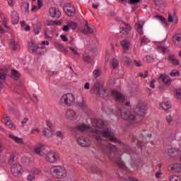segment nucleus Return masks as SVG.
<instances>
[{
  "instance_id": "obj_29",
  "label": "nucleus",
  "mask_w": 181,
  "mask_h": 181,
  "mask_svg": "<svg viewBox=\"0 0 181 181\" xmlns=\"http://www.w3.org/2000/svg\"><path fill=\"white\" fill-rule=\"evenodd\" d=\"M121 45L122 46L124 50H128L129 49V46H131V42L127 40H124L121 41Z\"/></svg>"
},
{
  "instance_id": "obj_14",
  "label": "nucleus",
  "mask_w": 181,
  "mask_h": 181,
  "mask_svg": "<svg viewBox=\"0 0 181 181\" xmlns=\"http://www.w3.org/2000/svg\"><path fill=\"white\" fill-rule=\"evenodd\" d=\"M158 81H162L165 86H170V84H172V78H170V76L165 74L160 75L158 78Z\"/></svg>"
},
{
  "instance_id": "obj_8",
  "label": "nucleus",
  "mask_w": 181,
  "mask_h": 181,
  "mask_svg": "<svg viewBox=\"0 0 181 181\" xmlns=\"http://www.w3.org/2000/svg\"><path fill=\"white\" fill-rule=\"evenodd\" d=\"M111 95L115 98L116 103H119V104H124L125 103V96L121 92L112 90Z\"/></svg>"
},
{
  "instance_id": "obj_20",
  "label": "nucleus",
  "mask_w": 181,
  "mask_h": 181,
  "mask_svg": "<svg viewBox=\"0 0 181 181\" xmlns=\"http://www.w3.org/2000/svg\"><path fill=\"white\" fill-rule=\"evenodd\" d=\"M168 62L173 66H179L180 64L179 59H177L176 56L173 54H170L168 56Z\"/></svg>"
},
{
  "instance_id": "obj_46",
  "label": "nucleus",
  "mask_w": 181,
  "mask_h": 181,
  "mask_svg": "<svg viewBox=\"0 0 181 181\" xmlns=\"http://www.w3.org/2000/svg\"><path fill=\"white\" fill-rule=\"evenodd\" d=\"M44 135L47 138H50V130L49 129H44Z\"/></svg>"
},
{
  "instance_id": "obj_53",
  "label": "nucleus",
  "mask_w": 181,
  "mask_h": 181,
  "mask_svg": "<svg viewBox=\"0 0 181 181\" xmlns=\"http://www.w3.org/2000/svg\"><path fill=\"white\" fill-rule=\"evenodd\" d=\"M36 132H37V134H39L40 132V130H39V128L33 129L31 130V134L32 135L36 134Z\"/></svg>"
},
{
  "instance_id": "obj_64",
  "label": "nucleus",
  "mask_w": 181,
  "mask_h": 181,
  "mask_svg": "<svg viewBox=\"0 0 181 181\" xmlns=\"http://www.w3.org/2000/svg\"><path fill=\"white\" fill-rule=\"evenodd\" d=\"M160 176H162V172L159 171L156 173V177L157 179H160Z\"/></svg>"
},
{
  "instance_id": "obj_60",
  "label": "nucleus",
  "mask_w": 181,
  "mask_h": 181,
  "mask_svg": "<svg viewBox=\"0 0 181 181\" xmlns=\"http://www.w3.org/2000/svg\"><path fill=\"white\" fill-rule=\"evenodd\" d=\"M134 64L137 67H141V66H142V64H141V61L139 60H134Z\"/></svg>"
},
{
  "instance_id": "obj_16",
  "label": "nucleus",
  "mask_w": 181,
  "mask_h": 181,
  "mask_svg": "<svg viewBox=\"0 0 181 181\" xmlns=\"http://www.w3.org/2000/svg\"><path fill=\"white\" fill-rule=\"evenodd\" d=\"M34 152L39 156H43L45 155V145L43 144H38L34 148Z\"/></svg>"
},
{
  "instance_id": "obj_51",
  "label": "nucleus",
  "mask_w": 181,
  "mask_h": 181,
  "mask_svg": "<svg viewBox=\"0 0 181 181\" xmlns=\"http://www.w3.org/2000/svg\"><path fill=\"white\" fill-rule=\"evenodd\" d=\"M156 19H158V21H160V22H165V17L160 16V15H157L156 16Z\"/></svg>"
},
{
  "instance_id": "obj_4",
  "label": "nucleus",
  "mask_w": 181,
  "mask_h": 181,
  "mask_svg": "<svg viewBox=\"0 0 181 181\" xmlns=\"http://www.w3.org/2000/svg\"><path fill=\"white\" fill-rule=\"evenodd\" d=\"M119 112L120 114L121 118L122 119H126V121H135L136 117L129 110L122 107L119 108Z\"/></svg>"
},
{
  "instance_id": "obj_42",
  "label": "nucleus",
  "mask_w": 181,
  "mask_h": 181,
  "mask_svg": "<svg viewBox=\"0 0 181 181\" xmlns=\"http://www.w3.org/2000/svg\"><path fill=\"white\" fill-rule=\"evenodd\" d=\"M31 173H33L34 175H40L42 173V171H40V169L34 168L30 170Z\"/></svg>"
},
{
  "instance_id": "obj_18",
  "label": "nucleus",
  "mask_w": 181,
  "mask_h": 181,
  "mask_svg": "<svg viewBox=\"0 0 181 181\" xmlns=\"http://www.w3.org/2000/svg\"><path fill=\"white\" fill-rule=\"evenodd\" d=\"M76 129L78 131H81L82 132H84L86 131H91L93 132V129H91V126L86 124H82L80 125L76 126Z\"/></svg>"
},
{
  "instance_id": "obj_1",
  "label": "nucleus",
  "mask_w": 181,
  "mask_h": 181,
  "mask_svg": "<svg viewBox=\"0 0 181 181\" xmlns=\"http://www.w3.org/2000/svg\"><path fill=\"white\" fill-rule=\"evenodd\" d=\"M92 125L95 127V128H99L100 129H92L93 136L95 138L96 141L99 143L100 146V149L104 152V153L107 154L110 159H115V163H117V166L120 169L127 170V167L125 164L121 160V158L117 156V146H114V144H111L109 143H105L103 138H106L110 140V142H113V144H122L121 140L117 139L115 137V134L110 127H106L105 123L101 119H94L92 120ZM103 136V137H101Z\"/></svg>"
},
{
  "instance_id": "obj_39",
  "label": "nucleus",
  "mask_w": 181,
  "mask_h": 181,
  "mask_svg": "<svg viewBox=\"0 0 181 181\" xmlns=\"http://www.w3.org/2000/svg\"><path fill=\"white\" fill-rule=\"evenodd\" d=\"M21 9H23V11H24L25 12H28V11H29V3L24 2L21 6Z\"/></svg>"
},
{
  "instance_id": "obj_22",
  "label": "nucleus",
  "mask_w": 181,
  "mask_h": 181,
  "mask_svg": "<svg viewBox=\"0 0 181 181\" xmlns=\"http://www.w3.org/2000/svg\"><path fill=\"white\" fill-rule=\"evenodd\" d=\"M122 23L123 25H124V26H126L127 28H122L120 29H122L121 32L123 35H125L127 36V35H129L130 32H131V25H129L128 23H124L123 21H122Z\"/></svg>"
},
{
  "instance_id": "obj_25",
  "label": "nucleus",
  "mask_w": 181,
  "mask_h": 181,
  "mask_svg": "<svg viewBox=\"0 0 181 181\" xmlns=\"http://www.w3.org/2000/svg\"><path fill=\"white\" fill-rule=\"evenodd\" d=\"M93 29L88 26V22L86 21L82 33H83V35H87V33H93Z\"/></svg>"
},
{
  "instance_id": "obj_26",
  "label": "nucleus",
  "mask_w": 181,
  "mask_h": 181,
  "mask_svg": "<svg viewBox=\"0 0 181 181\" xmlns=\"http://www.w3.org/2000/svg\"><path fill=\"white\" fill-rule=\"evenodd\" d=\"M4 124L5 125H8V128H10V129H16V127H15V125L12 124V122H11V119H9V117H6L4 118Z\"/></svg>"
},
{
  "instance_id": "obj_38",
  "label": "nucleus",
  "mask_w": 181,
  "mask_h": 181,
  "mask_svg": "<svg viewBox=\"0 0 181 181\" xmlns=\"http://www.w3.org/2000/svg\"><path fill=\"white\" fill-rule=\"evenodd\" d=\"M144 61L146 63H153V62H155V59H153V57L152 56L147 55L145 57Z\"/></svg>"
},
{
  "instance_id": "obj_21",
  "label": "nucleus",
  "mask_w": 181,
  "mask_h": 181,
  "mask_svg": "<svg viewBox=\"0 0 181 181\" xmlns=\"http://www.w3.org/2000/svg\"><path fill=\"white\" fill-rule=\"evenodd\" d=\"M11 22L13 25H17V23H19V14L18 13L17 11H12Z\"/></svg>"
},
{
  "instance_id": "obj_34",
  "label": "nucleus",
  "mask_w": 181,
  "mask_h": 181,
  "mask_svg": "<svg viewBox=\"0 0 181 181\" xmlns=\"http://www.w3.org/2000/svg\"><path fill=\"white\" fill-rule=\"evenodd\" d=\"M78 108L79 110H81L82 111H86V109L87 108V105H86V103L81 102L77 104Z\"/></svg>"
},
{
  "instance_id": "obj_41",
  "label": "nucleus",
  "mask_w": 181,
  "mask_h": 181,
  "mask_svg": "<svg viewBox=\"0 0 181 181\" xmlns=\"http://www.w3.org/2000/svg\"><path fill=\"white\" fill-rule=\"evenodd\" d=\"M170 181H181V176L171 175L170 177Z\"/></svg>"
},
{
  "instance_id": "obj_37",
  "label": "nucleus",
  "mask_w": 181,
  "mask_h": 181,
  "mask_svg": "<svg viewBox=\"0 0 181 181\" xmlns=\"http://www.w3.org/2000/svg\"><path fill=\"white\" fill-rule=\"evenodd\" d=\"M55 47L60 51V52H66V48L64 46L59 42H55Z\"/></svg>"
},
{
  "instance_id": "obj_28",
  "label": "nucleus",
  "mask_w": 181,
  "mask_h": 181,
  "mask_svg": "<svg viewBox=\"0 0 181 181\" xmlns=\"http://www.w3.org/2000/svg\"><path fill=\"white\" fill-rule=\"evenodd\" d=\"M160 105L164 111H168V110L172 108V104H170V102L161 103Z\"/></svg>"
},
{
  "instance_id": "obj_5",
  "label": "nucleus",
  "mask_w": 181,
  "mask_h": 181,
  "mask_svg": "<svg viewBox=\"0 0 181 181\" xmlns=\"http://www.w3.org/2000/svg\"><path fill=\"white\" fill-rule=\"evenodd\" d=\"M51 172H52L58 179H63V177H66V176H67V171L63 166H54L51 168Z\"/></svg>"
},
{
  "instance_id": "obj_61",
  "label": "nucleus",
  "mask_w": 181,
  "mask_h": 181,
  "mask_svg": "<svg viewBox=\"0 0 181 181\" xmlns=\"http://www.w3.org/2000/svg\"><path fill=\"white\" fill-rule=\"evenodd\" d=\"M155 79L151 80L150 83V87L151 88H155Z\"/></svg>"
},
{
  "instance_id": "obj_3",
  "label": "nucleus",
  "mask_w": 181,
  "mask_h": 181,
  "mask_svg": "<svg viewBox=\"0 0 181 181\" xmlns=\"http://www.w3.org/2000/svg\"><path fill=\"white\" fill-rule=\"evenodd\" d=\"M76 103V97L72 93H66L59 99V104L62 107H72Z\"/></svg>"
},
{
  "instance_id": "obj_49",
  "label": "nucleus",
  "mask_w": 181,
  "mask_h": 181,
  "mask_svg": "<svg viewBox=\"0 0 181 181\" xmlns=\"http://www.w3.org/2000/svg\"><path fill=\"white\" fill-rule=\"evenodd\" d=\"M6 78V74L4 71H0V80H5Z\"/></svg>"
},
{
  "instance_id": "obj_47",
  "label": "nucleus",
  "mask_w": 181,
  "mask_h": 181,
  "mask_svg": "<svg viewBox=\"0 0 181 181\" xmlns=\"http://www.w3.org/2000/svg\"><path fill=\"white\" fill-rule=\"evenodd\" d=\"M83 60L84 62H86V63H91L92 59H91V57L87 55V56H83Z\"/></svg>"
},
{
  "instance_id": "obj_32",
  "label": "nucleus",
  "mask_w": 181,
  "mask_h": 181,
  "mask_svg": "<svg viewBox=\"0 0 181 181\" xmlns=\"http://www.w3.org/2000/svg\"><path fill=\"white\" fill-rule=\"evenodd\" d=\"M10 46L13 50H18V49H19V44L13 40L10 41Z\"/></svg>"
},
{
  "instance_id": "obj_35",
  "label": "nucleus",
  "mask_w": 181,
  "mask_h": 181,
  "mask_svg": "<svg viewBox=\"0 0 181 181\" xmlns=\"http://www.w3.org/2000/svg\"><path fill=\"white\" fill-rule=\"evenodd\" d=\"M170 76L171 77H179V76H180V72L178 70L176 69H173V71H171V72L170 73Z\"/></svg>"
},
{
  "instance_id": "obj_31",
  "label": "nucleus",
  "mask_w": 181,
  "mask_h": 181,
  "mask_svg": "<svg viewBox=\"0 0 181 181\" xmlns=\"http://www.w3.org/2000/svg\"><path fill=\"white\" fill-rule=\"evenodd\" d=\"M110 64L112 67V69H117V67H118V66H119V62L118 61V59L113 58L112 60H110Z\"/></svg>"
},
{
  "instance_id": "obj_58",
  "label": "nucleus",
  "mask_w": 181,
  "mask_h": 181,
  "mask_svg": "<svg viewBox=\"0 0 181 181\" xmlns=\"http://www.w3.org/2000/svg\"><path fill=\"white\" fill-rule=\"evenodd\" d=\"M70 29V27L69 26V24H67L66 25H64L62 30H64V32H69Z\"/></svg>"
},
{
  "instance_id": "obj_24",
  "label": "nucleus",
  "mask_w": 181,
  "mask_h": 181,
  "mask_svg": "<svg viewBox=\"0 0 181 181\" xmlns=\"http://www.w3.org/2000/svg\"><path fill=\"white\" fill-rule=\"evenodd\" d=\"M144 163V161L141 158H138L136 160L134 164L132 165L133 169H139V168H142Z\"/></svg>"
},
{
  "instance_id": "obj_7",
  "label": "nucleus",
  "mask_w": 181,
  "mask_h": 181,
  "mask_svg": "<svg viewBox=\"0 0 181 181\" xmlns=\"http://www.w3.org/2000/svg\"><path fill=\"white\" fill-rule=\"evenodd\" d=\"M45 159L49 163H57L59 159H60V156L56 151H49L46 154Z\"/></svg>"
},
{
  "instance_id": "obj_10",
  "label": "nucleus",
  "mask_w": 181,
  "mask_h": 181,
  "mask_svg": "<svg viewBox=\"0 0 181 181\" xmlns=\"http://www.w3.org/2000/svg\"><path fill=\"white\" fill-rule=\"evenodd\" d=\"M64 11L68 16H74L76 15V9L74 8V6L70 4L65 5Z\"/></svg>"
},
{
  "instance_id": "obj_50",
  "label": "nucleus",
  "mask_w": 181,
  "mask_h": 181,
  "mask_svg": "<svg viewBox=\"0 0 181 181\" xmlns=\"http://www.w3.org/2000/svg\"><path fill=\"white\" fill-rule=\"evenodd\" d=\"M69 49L71 50V52H73L74 54L76 56H80V54H78V52H77V49H75L74 47H70Z\"/></svg>"
},
{
  "instance_id": "obj_36",
  "label": "nucleus",
  "mask_w": 181,
  "mask_h": 181,
  "mask_svg": "<svg viewBox=\"0 0 181 181\" xmlns=\"http://www.w3.org/2000/svg\"><path fill=\"white\" fill-rule=\"evenodd\" d=\"M11 77L12 78H14V80H17L19 78V73L18 71L13 69L11 71Z\"/></svg>"
},
{
  "instance_id": "obj_9",
  "label": "nucleus",
  "mask_w": 181,
  "mask_h": 181,
  "mask_svg": "<svg viewBox=\"0 0 181 181\" xmlns=\"http://www.w3.org/2000/svg\"><path fill=\"white\" fill-rule=\"evenodd\" d=\"M23 172V168L21 164H13L11 165V173L13 175V176H16V177L21 176Z\"/></svg>"
},
{
  "instance_id": "obj_33",
  "label": "nucleus",
  "mask_w": 181,
  "mask_h": 181,
  "mask_svg": "<svg viewBox=\"0 0 181 181\" xmlns=\"http://www.w3.org/2000/svg\"><path fill=\"white\" fill-rule=\"evenodd\" d=\"M158 50L160 53H163V54H165L166 52H168V47H165L163 45H158Z\"/></svg>"
},
{
  "instance_id": "obj_45",
  "label": "nucleus",
  "mask_w": 181,
  "mask_h": 181,
  "mask_svg": "<svg viewBox=\"0 0 181 181\" xmlns=\"http://www.w3.org/2000/svg\"><path fill=\"white\" fill-rule=\"evenodd\" d=\"M165 121L168 124H170L172 123V121H173V117H172V115H169L166 116Z\"/></svg>"
},
{
  "instance_id": "obj_17",
  "label": "nucleus",
  "mask_w": 181,
  "mask_h": 181,
  "mask_svg": "<svg viewBox=\"0 0 181 181\" xmlns=\"http://www.w3.org/2000/svg\"><path fill=\"white\" fill-rule=\"evenodd\" d=\"M49 15L52 16V18H60L62 13L60 11H59V9L52 7L49 8Z\"/></svg>"
},
{
  "instance_id": "obj_62",
  "label": "nucleus",
  "mask_w": 181,
  "mask_h": 181,
  "mask_svg": "<svg viewBox=\"0 0 181 181\" xmlns=\"http://www.w3.org/2000/svg\"><path fill=\"white\" fill-rule=\"evenodd\" d=\"M34 33H35V35H39V33H40V28H37L34 29Z\"/></svg>"
},
{
  "instance_id": "obj_56",
  "label": "nucleus",
  "mask_w": 181,
  "mask_h": 181,
  "mask_svg": "<svg viewBox=\"0 0 181 181\" xmlns=\"http://www.w3.org/2000/svg\"><path fill=\"white\" fill-rule=\"evenodd\" d=\"M9 6H11V8H13V6H14L15 5V1H13V0H6Z\"/></svg>"
},
{
  "instance_id": "obj_48",
  "label": "nucleus",
  "mask_w": 181,
  "mask_h": 181,
  "mask_svg": "<svg viewBox=\"0 0 181 181\" xmlns=\"http://www.w3.org/2000/svg\"><path fill=\"white\" fill-rule=\"evenodd\" d=\"M148 43V38L146 36H144L141 40V45H146Z\"/></svg>"
},
{
  "instance_id": "obj_40",
  "label": "nucleus",
  "mask_w": 181,
  "mask_h": 181,
  "mask_svg": "<svg viewBox=\"0 0 181 181\" xmlns=\"http://www.w3.org/2000/svg\"><path fill=\"white\" fill-rule=\"evenodd\" d=\"M68 25L69 26V28L73 30L77 29V26H78V25L76 22H69L68 23Z\"/></svg>"
},
{
  "instance_id": "obj_43",
  "label": "nucleus",
  "mask_w": 181,
  "mask_h": 181,
  "mask_svg": "<svg viewBox=\"0 0 181 181\" xmlns=\"http://www.w3.org/2000/svg\"><path fill=\"white\" fill-rule=\"evenodd\" d=\"M175 95L177 100H181V89H176Z\"/></svg>"
},
{
  "instance_id": "obj_19",
  "label": "nucleus",
  "mask_w": 181,
  "mask_h": 181,
  "mask_svg": "<svg viewBox=\"0 0 181 181\" xmlns=\"http://www.w3.org/2000/svg\"><path fill=\"white\" fill-rule=\"evenodd\" d=\"M170 170L175 173H181V164L174 163L170 165Z\"/></svg>"
},
{
  "instance_id": "obj_44",
  "label": "nucleus",
  "mask_w": 181,
  "mask_h": 181,
  "mask_svg": "<svg viewBox=\"0 0 181 181\" xmlns=\"http://www.w3.org/2000/svg\"><path fill=\"white\" fill-rule=\"evenodd\" d=\"M100 74H101V69H95L93 71V76L97 78V77H100Z\"/></svg>"
},
{
  "instance_id": "obj_30",
  "label": "nucleus",
  "mask_w": 181,
  "mask_h": 181,
  "mask_svg": "<svg viewBox=\"0 0 181 181\" xmlns=\"http://www.w3.org/2000/svg\"><path fill=\"white\" fill-rule=\"evenodd\" d=\"M180 152V149L177 148H171L168 149V155L170 156H173V155H175V153H179Z\"/></svg>"
},
{
  "instance_id": "obj_6",
  "label": "nucleus",
  "mask_w": 181,
  "mask_h": 181,
  "mask_svg": "<svg viewBox=\"0 0 181 181\" xmlns=\"http://www.w3.org/2000/svg\"><path fill=\"white\" fill-rule=\"evenodd\" d=\"M94 91H96L97 94L103 98L108 97V92H107V89L104 88V85L98 82L93 86Z\"/></svg>"
},
{
  "instance_id": "obj_54",
  "label": "nucleus",
  "mask_w": 181,
  "mask_h": 181,
  "mask_svg": "<svg viewBox=\"0 0 181 181\" xmlns=\"http://www.w3.org/2000/svg\"><path fill=\"white\" fill-rule=\"evenodd\" d=\"M141 0H130L129 4L130 5H136V4H139Z\"/></svg>"
},
{
  "instance_id": "obj_13",
  "label": "nucleus",
  "mask_w": 181,
  "mask_h": 181,
  "mask_svg": "<svg viewBox=\"0 0 181 181\" xmlns=\"http://www.w3.org/2000/svg\"><path fill=\"white\" fill-rule=\"evenodd\" d=\"M173 43L177 47L181 48V34L180 33H176L173 36L172 38Z\"/></svg>"
},
{
  "instance_id": "obj_2",
  "label": "nucleus",
  "mask_w": 181,
  "mask_h": 181,
  "mask_svg": "<svg viewBox=\"0 0 181 181\" xmlns=\"http://www.w3.org/2000/svg\"><path fill=\"white\" fill-rule=\"evenodd\" d=\"M49 46V41H42V45L39 46V44L35 42V41H30L28 42V50L30 53H36V54H45L46 52V47L43 45Z\"/></svg>"
},
{
  "instance_id": "obj_27",
  "label": "nucleus",
  "mask_w": 181,
  "mask_h": 181,
  "mask_svg": "<svg viewBox=\"0 0 181 181\" xmlns=\"http://www.w3.org/2000/svg\"><path fill=\"white\" fill-rule=\"evenodd\" d=\"M143 28H144V24L141 23H137L135 25V29L137 30L139 35H144Z\"/></svg>"
},
{
  "instance_id": "obj_23",
  "label": "nucleus",
  "mask_w": 181,
  "mask_h": 181,
  "mask_svg": "<svg viewBox=\"0 0 181 181\" xmlns=\"http://www.w3.org/2000/svg\"><path fill=\"white\" fill-rule=\"evenodd\" d=\"M8 138H10V139H12L13 141H14V142H16V144H18L20 145H23L25 144V143H23V138H19L13 134H9Z\"/></svg>"
},
{
  "instance_id": "obj_12",
  "label": "nucleus",
  "mask_w": 181,
  "mask_h": 181,
  "mask_svg": "<svg viewBox=\"0 0 181 181\" xmlns=\"http://www.w3.org/2000/svg\"><path fill=\"white\" fill-rule=\"evenodd\" d=\"M65 117L69 119H72V120L77 119L78 118L77 114L71 108L66 109Z\"/></svg>"
},
{
  "instance_id": "obj_52",
  "label": "nucleus",
  "mask_w": 181,
  "mask_h": 181,
  "mask_svg": "<svg viewBox=\"0 0 181 181\" xmlns=\"http://www.w3.org/2000/svg\"><path fill=\"white\" fill-rule=\"evenodd\" d=\"M27 179H28V180H30V181L35 180V175H33V174H29V175L27 176Z\"/></svg>"
},
{
  "instance_id": "obj_57",
  "label": "nucleus",
  "mask_w": 181,
  "mask_h": 181,
  "mask_svg": "<svg viewBox=\"0 0 181 181\" xmlns=\"http://www.w3.org/2000/svg\"><path fill=\"white\" fill-rule=\"evenodd\" d=\"M56 136H57L58 138H62V137H63V132H62V131H58V132H57V133H56Z\"/></svg>"
},
{
  "instance_id": "obj_11",
  "label": "nucleus",
  "mask_w": 181,
  "mask_h": 181,
  "mask_svg": "<svg viewBox=\"0 0 181 181\" xmlns=\"http://www.w3.org/2000/svg\"><path fill=\"white\" fill-rule=\"evenodd\" d=\"M146 110H148V108H146V106H142L141 104H139L136 106V108L134 109V112L135 114L139 115V117H144V115L146 114Z\"/></svg>"
},
{
  "instance_id": "obj_63",
  "label": "nucleus",
  "mask_w": 181,
  "mask_h": 181,
  "mask_svg": "<svg viewBox=\"0 0 181 181\" xmlns=\"http://www.w3.org/2000/svg\"><path fill=\"white\" fill-rule=\"evenodd\" d=\"M168 22H173V16L170 13H168Z\"/></svg>"
},
{
  "instance_id": "obj_15",
  "label": "nucleus",
  "mask_w": 181,
  "mask_h": 181,
  "mask_svg": "<svg viewBox=\"0 0 181 181\" xmlns=\"http://www.w3.org/2000/svg\"><path fill=\"white\" fill-rule=\"evenodd\" d=\"M77 142H78V144H79V145L81 146H83V147H84V146H90L91 145V141L89 139H85L83 136L79 137L77 139Z\"/></svg>"
},
{
  "instance_id": "obj_59",
  "label": "nucleus",
  "mask_w": 181,
  "mask_h": 181,
  "mask_svg": "<svg viewBox=\"0 0 181 181\" xmlns=\"http://www.w3.org/2000/svg\"><path fill=\"white\" fill-rule=\"evenodd\" d=\"M28 121H29V118L28 117H25L23 121H21V124L23 126H25V124H26L28 122Z\"/></svg>"
},
{
  "instance_id": "obj_55",
  "label": "nucleus",
  "mask_w": 181,
  "mask_h": 181,
  "mask_svg": "<svg viewBox=\"0 0 181 181\" xmlns=\"http://www.w3.org/2000/svg\"><path fill=\"white\" fill-rule=\"evenodd\" d=\"M60 38L63 42H67L69 40V38L67 37V35H62L60 36Z\"/></svg>"
}]
</instances>
